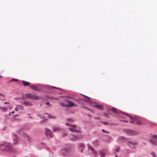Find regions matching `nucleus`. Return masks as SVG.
<instances>
[{
	"mask_svg": "<svg viewBox=\"0 0 157 157\" xmlns=\"http://www.w3.org/2000/svg\"><path fill=\"white\" fill-rule=\"evenodd\" d=\"M66 125H69L71 127L69 128V129L71 132H77L79 133L77 135H73L70 134L69 136V139L70 140H77L80 138L81 137L80 133L79 131L77 130L75 128L76 126L75 125H72L69 124L68 123H66Z\"/></svg>",
	"mask_w": 157,
	"mask_h": 157,
	"instance_id": "obj_1",
	"label": "nucleus"
},
{
	"mask_svg": "<svg viewBox=\"0 0 157 157\" xmlns=\"http://www.w3.org/2000/svg\"><path fill=\"white\" fill-rule=\"evenodd\" d=\"M0 149L2 151L14 152L15 151V148L9 143H3L0 144Z\"/></svg>",
	"mask_w": 157,
	"mask_h": 157,
	"instance_id": "obj_2",
	"label": "nucleus"
},
{
	"mask_svg": "<svg viewBox=\"0 0 157 157\" xmlns=\"http://www.w3.org/2000/svg\"><path fill=\"white\" fill-rule=\"evenodd\" d=\"M88 148L89 154H90L91 156L94 157H97L98 156L96 151H95L93 147L90 145H88Z\"/></svg>",
	"mask_w": 157,
	"mask_h": 157,
	"instance_id": "obj_3",
	"label": "nucleus"
},
{
	"mask_svg": "<svg viewBox=\"0 0 157 157\" xmlns=\"http://www.w3.org/2000/svg\"><path fill=\"white\" fill-rule=\"evenodd\" d=\"M25 96L27 98H31L34 100H38L40 99V98L36 95H33L31 94H25Z\"/></svg>",
	"mask_w": 157,
	"mask_h": 157,
	"instance_id": "obj_4",
	"label": "nucleus"
},
{
	"mask_svg": "<svg viewBox=\"0 0 157 157\" xmlns=\"http://www.w3.org/2000/svg\"><path fill=\"white\" fill-rule=\"evenodd\" d=\"M45 136L48 138H51L53 136L52 131L48 129H46L45 131Z\"/></svg>",
	"mask_w": 157,
	"mask_h": 157,
	"instance_id": "obj_5",
	"label": "nucleus"
},
{
	"mask_svg": "<svg viewBox=\"0 0 157 157\" xmlns=\"http://www.w3.org/2000/svg\"><path fill=\"white\" fill-rule=\"evenodd\" d=\"M128 145L130 147L133 148H136L138 144L137 142H133L131 141H128L127 142Z\"/></svg>",
	"mask_w": 157,
	"mask_h": 157,
	"instance_id": "obj_6",
	"label": "nucleus"
},
{
	"mask_svg": "<svg viewBox=\"0 0 157 157\" xmlns=\"http://www.w3.org/2000/svg\"><path fill=\"white\" fill-rule=\"evenodd\" d=\"M124 132L129 135L133 136L136 134V132L135 131L131 129H126L125 130Z\"/></svg>",
	"mask_w": 157,
	"mask_h": 157,
	"instance_id": "obj_7",
	"label": "nucleus"
},
{
	"mask_svg": "<svg viewBox=\"0 0 157 157\" xmlns=\"http://www.w3.org/2000/svg\"><path fill=\"white\" fill-rule=\"evenodd\" d=\"M13 144L14 145L17 144L19 142V139L17 135L15 134H13Z\"/></svg>",
	"mask_w": 157,
	"mask_h": 157,
	"instance_id": "obj_8",
	"label": "nucleus"
},
{
	"mask_svg": "<svg viewBox=\"0 0 157 157\" xmlns=\"http://www.w3.org/2000/svg\"><path fill=\"white\" fill-rule=\"evenodd\" d=\"M66 101L68 103V104L67 105V107H71L74 106H77V105H75L71 101H70L68 100H66Z\"/></svg>",
	"mask_w": 157,
	"mask_h": 157,
	"instance_id": "obj_9",
	"label": "nucleus"
},
{
	"mask_svg": "<svg viewBox=\"0 0 157 157\" xmlns=\"http://www.w3.org/2000/svg\"><path fill=\"white\" fill-rule=\"evenodd\" d=\"M23 136L26 141L29 143L31 142L30 137L26 133H24L23 135Z\"/></svg>",
	"mask_w": 157,
	"mask_h": 157,
	"instance_id": "obj_10",
	"label": "nucleus"
},
{
	"mask_svg": "<svg viewBox=\"0 0 157 157\" xmlns=\"http://www.w3.org/2000/svg\"><path fill=\"white\" fill-rule=\"evenodd\" d=\"M123 113L125 115H126V116H128L130 117V122L131 123H133L135 122V120H136L135 118H132L131 116H130V115H128V114L126 113Z\"/></svg>",
	"mask_w": 157,
	"mask_h": 157,
	"instance_id": "obj_11",
	"label": "nucleus"
},
{
	"mask_svg": "<svg viewBox=\"0 0 157 157\" xmlns=\"http://www.w3.org/2000/svg\"><path fill=\"white\" fill-rule=\"evenodd\" d=\"M78 147L79 151L82 152L84 148V145L83 144H80L78 145Z\"/></svg>",
	"mask_w": 157,
	"mask_h": 157,
	"instance_id": "obj_12",
	"label": "nucleus"
},
{
	"mask_svg": "<svg viewBox=\"0 0 157 157\" xmlns=\"http://www.w3.org/2000/svg\"><path fill=\"white\" fill-rule=\"evenodd\" d=\"M30 87L32 89L35 90L37 91H39V89L37 87V86H36V85H31V86H30Z\"/></svg>",
	"mask_w": 157,
	"mask_h": 157,
	"instance_id": "obj_13",
	"label": "nucleus"
},
{
	"mask_svg": "<svg viewBox=\"0 0 157 157\" xmlns=\"http://www.w3.org/2000/svg\"><path fill=\"white\" fill-rule=\"evenodd\" d=\"M69 151V150L68 149H63L61 150V152L63 154L65 155L67 153H68Z\"/></svg>",
	"mask_w": 157,
	"mask_h": 157,
	"instance_id": "obj_14",
	"label": "nucleus"
},
{
	"mask_svg": "<svg viewBox=\"0 0 157 157\" xmlns=\"http://www.w3.org/2000/svg\"><path fill=\"white\" fill-rule=\"evenodd\" d=\"M95 107L99 109L102 110L103 109V108L102 105H95Z\"/></svg>",
	"mask_w": 157,
	"mask_h": 157,
	"instance_id": "obj_15",
	"label": "nucleus"
},
{
	"mask_svg": "<svg viewBox=\"0 0 157 157\" xmlns=\"http://www.w3.org/2000/svg\"><path fill=\"white\" fill-rule=\"evenodd\" d=\"M149 141L152 144L154 145H157V140H156L155 141H153L152 140H149Z\"/></svg>",
	"mask_w": 157,
	"mask_h": 157,
	"instance_id": "obj_16",
	"label": "nucleus"
},
{
	"mask_svg": "<svg viewBox=\"0 0 157 157\" xmlns=\"http://www.w3.org/2000/svg\"><path fill=\"white\" fill-rule=\"evenodd\" d=\"M23 85L25 86H28L30 84V83L25 81H22Z\"/></svg>",
	"mask_w": 157,
	"mask_h": 157,
	"instance_id": "obj_17",
	"label": "nucleus"
},
{
	"mask_svg": "<svg viewBox=\"0 0 157 157\" xmlns=\"http://www.w3.org/2000/svg\"><path fill=\"white\" fill-rule=\"evenodd\" d=\"M118 140L120 141H124L127 140V139H126L124 137L122 136L119 137L118 138Z\"/></svg>",
	"mask_w": 157,
	"mask_h": 157,
	"instance_id": "obj_18",
	"label": "nucleus"
},
{
	"mask_svg": "<svg viewBox=\"0 0 157 157\" xmlns=\"http://www.w3.org/2000/svg\"><path fill=\"white\" fill-rule=\"evenodd\" d=\"M23 104L27 106H30L32 105V104L31 103L28 102H23Z\"/></svg>",
	"mask_w": 157,
	"mask_h": 157,
	"instance_id": "obj_19",
	"label": "nucleus"
},
{
	"mask_svg": "<svg viewBox=\"0 0 157 157\" xmlns=\"http://www.w3.org/2000/svg\"><path fill=\"white\" fill-rule=\"evenodd\" d=\"M53 130L54 131L56 132L59 131L60 130V129L58 127H53Z\"/></svg>",
	"mask_w": 157,
	"mask_h": 157,
	"instance_id": "obj_20",
	"label": "nucleus"
},
{
	"mask_svg": "<svg viewBox=\"0 0 157 157\" xmlns=\"http://www.w3.org/2000/svg\"><path fill=\"white\" fill-rule=\"evenodd\" d=\"M99 155L101 157H104L105 155V153L99 151Z\"/></svg>",
	"mask_w": 157,
	"mask_h": 157,
	"instance_id": "obj_21",
	"label": "nucleus"
},
{
	"mask_svg": "<svg viewBox=\"0 0 157 157\" xmlns=\"http://www.w3.org/2000/svg\"><path fill=\"white\" fill-rule=\"evenodd\" d=\"M0 109H1L2 111H6L7 110V108L5 107H0Z\"/></svg>",
	"mask_w": 157,
	"mask_h": 157,
	"instance_id": "obj_22",
	"label": "nucleus"
},
{
	"mask_svg": "<svg viewBox=\"0 0 157 157\" xmlns=\"http://www.w3.org/2000/svg\"><path fill=\"white\" fill-rule=\"evenodd\" d=\"M112 111L114 113H117V109L114 108H112Z\"/></svg>",
	"mask_w": 157,
	"mask_h": 157,
	"instance_id": "obj_23",
	"label": "nucleus"
},
{
	"mask_svg": "<svg viewBox=\"0 0 157 157\" xmlns=\"http://www.w3.org/2000/svg\"><path fill=\"white\" fill-rule=\"evenodd\" d=\"M18 81V80L17 79L15 78H12L10 81V82H12L13 81Z\"/></svg>",
	"mask_w": 157,
	"mask_h": 157,
	"instance_id": "obj_24",
	"label": "nucleus"
},
{
	"mask_svg": "<svg viewBox=\"0 0 157 157\" xmlns=\"http://www.w3.org/2000/svg\"><path fill=\"white\" fill-rule=\"evenodd\" d=\"M100 122L101 123H102L103 124H104V125H106L108 124V123L106 122L100 121Z\"/></svg>",
	"mask_w": 157,
	"mask_h": 157,
	"instance_id": "obj_25",
	"label": "nucleus"
},
{
	"mask_svg": "<svg viewBox=\"0 0 157 157\" xmlns=\"http://www.w3.org/2000/svg\"><path fill=\"white\" fill-rule=\"evenodd\" d=\"M48 117L49 118H55L56 117H52V116L51 115H49L48 116Z\"/></svg>",
	"mask_w": 157,
	"mask_h": 157,
	"instance_id": "obj_26",
	"label": "nucleus"
},
{
	"mask_svg": "<svg viewBox=\"0 0 157 157\" xmlns=\"http://www.w3.org/2000/svg\"><path fill=\"white\" fill-rule=\"evenodd\" d=\"M67 121H71V122H73V120H72V119H71V118H70V119H67Z\"/></svg>",
	"mask_w": 157,
	"mask_h": 157,
	"instance_id": "obj_27",
	"label": "nucleus"
},
{
	"mask_svg": "<svg viewBox=\"0 0 157 157\" xmlns=\"http://www.w3.org/2000/svg\"><path fill=\"white\" fill-rule=\"evenodd\" d=\"M103 115L104 116L106 117H107L108 116V114L106 113H104Z\"/></svg>",
	"mask_w": 157,
	"mask_h": 157,
	"instance_id": "obj_28",
	"label": "nucleus"
},
{
	"mask_svg": "<svg viewBox=\"0 0 157 157\" xmlns=\"http://www.w3.org/2000/svg\"><path fill=\"white\" fill-rule=\"evenodd\" d=\"M67 134L65 133H63V134L62 135V136L63 137H64L67 136Z\"/></svg>",
	"mask_w": 157,
	"mask_h": 157,
	"instance_id": "obj_29",
	"label": "nucleus"
},
{
	"mask_svg": "<svg viewBox=\"0 0 157 157\" xmlns=\"http://www.w3.org/2000/svg\"><path fill=\"white\" fill-rule=\"evenodd\" d=\"M14 113V111H13L12 113L11 112H10V113H9V115H12V114H13Z\"/></svg>",
	"mask_w": 157,
	"mask_h": 157,
	"instance_id": "obj_30",
	"label": "nucleus"
},
{
	"mask_svg": "<svg viewBox=\"0 0 157 157\" xmlns=\"http://www.w3.org/2000/svg\"><path fill=\"white\" fill-rule=\"evenodd\" d=\"M101 131H102L103 132H104V133H105V132H106V133H109V132H108L106 131H105V130H104V129H102V130H101Z\"/></svg>",
	"mask_w": 157,
	"mask_h": 157,
	"instance_id": "obj_31",
	"label": "nucleus"
},
{
	"mask_svg": "<svg viewBox=\"0 0 157 157\" xmlns=\"http://www.w3.org/2000/svg\"><path fill=\"white\" fill-rule=\"evenodd\" d=\"M152 137L154 138H157V136L156 135H154L152 136Z\"/></svg>",
	"mask_w": 157,
	"mask_h": 157,
	"instance_id": "obj_32",
	"label": "nucleus"
},
{
	"mask_svg": "<svg viewBox=\"0 0 157 157\" xmlns=\"http://www.w3.org/2000/svg\"><path fill=\"white\" fill-rule=\"evenodd\" d=\"M61 105L63 106L67 107V105H64L63 104V103H61Z\"/></svg>",
	"mask_w": 157,
	"mask_h": 157,
	"instance_id": "obj_33",
	"label": "nucleus"
},
{
	"mask_svg": "<svg viewBox=\"0 0 157 157\" xmlns=\"http://www.w3.org/2000/svg\"><path fill=\"white\" fill-rule=\"evenodd\" d=\"M45 104L46 105H50V103L49 102H46L45 103Z\"/></svg>",
	"mask_w": 157,
	"mask_h": 157,
	"instance_id": "obj_34",
	"label": "nucleus"
},
{
	"mask_svg": "<svg viewBox=\"0 0 157 157\" xmlns=\"http://www.w3.org/2000/svg\"><path fill=\"white\" fill-rule=\"evenodd\" d=\"M15 110L16 111H18V108H16L15 109Z\"/></svg>",
	"mask_w": 157,
	"mask_h": 157,
	"instance_id": "obj_35",
	"label": "nucleus"
},
{
	"mask_svg": "<svg viewBox=\"0 0 157 157\" xmlns=\"http://www.w3.org/2000/svg\"><path fill=\"white\" fill-rule=\"evenodd\" d=\"M122 121L123 122H128V121H126V120Z\"/></svg>",
	"mask_w": 157,
	"mask_h": 157,
	"instance_id": "obj_36",
	"label": "nucleus"
},
{
	"mask_svg": "<svg viewBox=\"0 0 157 157\" xmlns=\"http://www.w3.org/2000/svg\"><path fill=\"white\" fill-rule=\"evenodd\" d=\"M136 124H141V123L140 122H138Z\"/></svg>",
	"mask_w": 157,
	"mask_h": 157,
	"instance_id": "obj_37",
	"label": "nucleus"
},
{
	"mask_svg": "<svg viewBox=\"0 0 157 157\" xmlns=\"http://www.w3.org/2000/svg\"><path fill=\"white\" fill-rule=\"evenodd\" d=\"M119 148H118L116 150V151H117V152L119 150Z\"/></svg>",
	"mask_w": 157,
	"mask_h": 157,
	"instance_id": "obj_38",
	"label": "nucleus"
},
{
	"mask_svg": "<svg viewBox=\"0 0 157 157\" xmlns=\"http://www.w3.org/2000/svg\"><path fill=\"white\" fill-rule=\"evenodd\" d=\"M0 95L1 96H2L3 97H4V95L3 94H1L0 93Z\"/></svg>",
	"mask_w": 157,
	"mask_h": 157,
	"instance_id": "obj_39",
	"label": "nucleus"
},
{
	"mask_svg": "<svg viewBox=\"0 0 157 157\" xmlns=\"http://www.w3.org/2000/svg\"><path fill=\"white\" fill-rule=\"evenodd\" d=\"M53 88H55L56 89H60L59 88H57V87H54V86H52V87Z\"/></svg>",
	"mask_w": 157,
	"mask_h": 157,
	"instance_id": "obj_40",
	"label": "nucleus"
},
{
	"mask_svg": "<svg viewBox=\"0 0 157 157\" xmlns=\"http://www.w3.org/2000/svg\"><path fill=\"white\" fill-rule=\"evenodd\" d=\"M9 102H4V104H9Z\"/></svg>",
	"mask_w": 157,
	"mask_h": 157,
	"instance_id": "obj_41",
	"label": "nucleus"
},
{
	"mask_svg": "<svg viewBox=\"0 0 157 157\" xmlns=\"http://www.w3.org/2000/svg\"><path fill=\"white\" fill-rule=\"evenodd\" d=\"M83 107H84V108H86V109H87L88 110H90V109H88V108H86V107L85 106H83Z\"/></svg>",
	"mask_w": 157,
	"mask_h": 157,
	"instance_id": "obj_42",
	"label": "nucleus"
},
{
	"mask_svg": "<svg viewBox=\"0 0 157 157\" xmlns=\"http://www.w3.org/2000/svg\"><path fill=\"white\" fill-rule=\"evenodd\" d=\"M83 96H84V97H86V98H89V99L90 98H89V97H87V96H85V95H83Z\"/></svg>",
	"mask_w": 157,
	"mask_h": 157,
	"instance_id": "obj_43",
	"label": "nucleus"
},
{
	"mask_svg": "<svg viewBox=\"0 0 157 157\" xmlns=\"http://www.w3.org/2000/svg\"><path fill=\"white\" fill-rule=\"evenodd\" d=\"M54 99H55L56 100H58L59 99V98H54Z\"/></svg>",
	"mask_w": 157,
	"mask_h": 157,
	"instance_id": "obj_44",
	"label": "nucleus"
},
{
	"mask_svg": "<svg viewBox=\"0 0 157 157\" xmlns=\"http://www.w3.org/2000/svg\"><path fill=\"white\" fill-rule=\"evenodd\" d=\"M155 154H154V155H153V157H155Z\"/></svg>",
	"mask_w": 157,
	"mask_h": 157,
	"instance_id": "obj_45",
	"label": "nucleus"
},
{
	"mask_svg": "<svg viewBox=\"0 0 157 157\" xmlns=\"http://www.w3.org/2000/svg\"><path fill=\"white\" fill-rule=\"evenodd\" d=\"M2 76L0 75V78H2Z\"/></svg>",
	"mask_w": 157,
	"mask_h": 157,
	"instance_id": "obj_46",
	"label": "nucleus"
},
{
	"mask_svg": "<svg viewBox=\"0 0 157 157\" xmlns=\"http://www.w3.org/2000/svg\"><path fill=\"white\" fill-rule=\"evenodd\" d=\"M118 157L117 156V155H116V157Z\"/></svg>",
	"mask_w": 157,
	"mask_h": 157,
	"instance_id": "obj_47",
	"label": "nucleus"
},
{
	"mask_svg": "<svg viewBox=\"0 0 157 157\" xmlns=\"http://www.w3.org/2000/svg\"><path fill=\"white\" fill-rule=\"evenodd\" d=\"M29 117L30 118H32V117Z\"/></svg>",
	"mask_w": 157,
	"mask_h": 157,
	"instance_id": "obj_48",
	"label": "nucleus"
},
{
	"mask_svg": "<svg viewBox=\"0 0 157 157\" xmlns=\"http://www.w3.org/2000/svg\"><path fill=\"white\" fill-rule=\"evenodd\" d=\"M68 98H71L69 97H68Z\"/></svg>",
	"mask_w": 157,
	"mask_h": 157,
	"instance_id": "obj_49",
	"label": "nucleus"
},
{
	"mask_svg": "<svg viewBox=\"0 0 157 157\" xmlns=\"http://www.w3.org/2000/svg\"><path fill=\"white\" fill-rule=\"evenodd\" d=\"M97 119V118H95V119Z\"/></svg>",
	"mask_w": 157,
	"mask_h": 157,
	"instance_id": "obj_50",
	"label": "nucleus"
}]
</instances>
